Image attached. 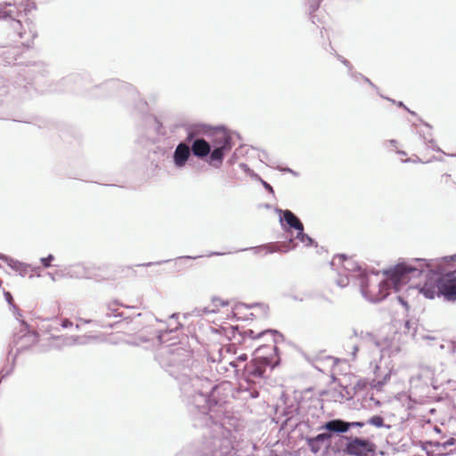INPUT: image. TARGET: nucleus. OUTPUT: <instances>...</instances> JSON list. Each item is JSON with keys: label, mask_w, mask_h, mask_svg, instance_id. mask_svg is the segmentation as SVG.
<instances>
[{"label": "nucleus", "mask_w": 456, "mask_h": 456, "mask_svg": "<svg viewBox=\"0 0 456 456\" xmlns=\"http://www.w3.org/2000/svg\"><path fill=\"white\" fill-rule=\"evenodd\" d=\"M5 297L9 302L12 299V295L9 292L5 293Z\"/></svg>", "instance_id": "obj_26"}, {"label": "nucleus", "mask_w": 456, "mask_h": 456, "mask_svg": "<svg viewBox=\"0 0 456 456\" xmlns=\"http://www.w3.org/2000/svg\"><path fill=\"white\" fill-rule=\"evenodd\" d=\"M248 356L245 353L240 354L239 356L236 358L237 362H245L247 361Z\"/></svg>", "instance_id": "obj_19"}, {"label": "nucleus", "mask_w": 456, "mask_h": 456, "mask_svg": "<svg viewBox=\"0 0 456 456\" xmlns=\"http://www.w3.org/2000/svg\"><path fill=\"white\" fill-rule=\"evenodd\" d=\"M304 243H305L306 245H310L312 242H313V240L307 236L306 234L304 233Z\"/></svg>", "instance_id": "obj_22"}, {"label": "nucleus", "mask_w": 456, "mask_h": 456, "mask_svg": "<svg viewBox=\"0 0 456 456\" xmlns=\"http://www.w3.org/2000/svg\"><path fill=\"white\" fill-rule=\"evenodd\" d=\"M212 145L214 150L208 154L209 164L220 167L224 155L232 149V137L224 128L216 129L213 133Z\"/></svg>", "instance_id": "obj_2"}, {"label": "nucleus", "mask_w": 456, "mask_h": 456, "mask_svg": "<svg viewBox=\"0 0 456 456\" xmlns=\"http://www.w3.org/2000/svg\"><path fill=\"white\" fill-rule=\"evenodd\" d=\"M444 273L438 280L437 288L438 291L444 295L449 299L456 298V266L451 265V257L444 258Z\"/></svg>", "instance_id": "obj_3"}, {"label": "nucleus", "mask_w": 456, "mask_h": 456, "mask_svg": "<svg viewBox=\"0 0 456 456\" xmlns=\"http://www.w3.org/2000/svg\"><path fill=\"white\" fill-rule=\"evenodd\" d=\"M451 265L452 266H456V255L453 256H451Z\"/></svg>", "instance_id": "obj_24"}, {"label": "nucleus", "mask_w": 456, "mask_h": 456, "mask_svg": "<svg viewBox=\"0 0 456 456\" xmlns=\"http://www.w3.org/2000/svg\"><path fill=\"white\" fill-rule=\"evenodd\" d=\"M456 444V440H455V439H453V438H452V439H450L449 441H447V442L444 444V445H446V444L452 445V444Z\"/></svg>", "instance_id": "obj_25"}, {"label": "nucleus", "mask_w": 456, "mask_h": 456, "mask_svg": "<svg viewBox=\"0 0 456 456\" xmlns=\"http://www.w3.org/2000/svg\"><path fill=\"white\" fill-rule=\"evenodd\" d=\"M231 364L233 366H237V364L234 362H232Z\"/></svg>", "instance_id": "obj_27"}, {"label": "nucleus", "mask_w": 456, "mask_h": 456, "mask_svg": "<svg viewBox=\"0 0 456 456\" xmlns=\"http://www.w3.org/2000/svg\"><path fill=\"white\" fill-rule=\"evenodd\" d=\"M134 273L131 267H118L112 268L110 266H102L98 268V273L95 277L98 281H110L116 279L128 278Z\"/></svg>", "instance_id": "obj_4"}, {"label": "nucleus", "mask_w": 456, "mask_h": 456, "mask_svg": "<svg viewBox=\"0 0 456 456\" xmlns=\"http://www.w3.org/2000/svg\"><path fill=\"white\" fill-rule=\"evenodd\" d=\"M249 333H250V335H252V334H253V331H252V330H250V331H249ZM263 334H264V333H259V334H258L257 336H256V337H253V336H249V338L244 337V338H242V344L244 345V344L248 343V340H251V339L256 338L260 337V336H261V335H263Z\"/></svg>", "instance_id": "obj_17"}, {"label": "nucleus", "mask_w": 456, "mask_h": 456, "mask_svg": "<svg viewBox=\"0 0 456 456\" xmlns=\"http://www.w3.org/2000/svg\"><path fill=\"white\" fill-rule=\"evenodd\" d=\"M73 325V323L69 321L68 319H65L61 322V327L64 329L69 328Z\"/></svg>", "instance_id": "obj_18"}, {"label": "nucleus", "mask_w": 456, "mask_h": 456, "mask_svg": "<svg viewBox=\"0 0 456 456\" xmlns=\"http://www.w3.org/2000/svg\"><path fill=\"white\" fill-rule=\"evenodd\" d=\"M351 427H362L363 426V423L362 422H351Z\"/></svg>", "instance_id": "obj_23"}, {"label": "nucleus", "mask_w": 456, "mask_h": 456, "mask_svg": "<svg viewBox=\"0 0 456 456\" xmlns=\"http://www.w3.org/2000/svg\"><path fill=\"white\" fill-rule=\"evenodd\" d=\"M345 350L348 354L350 360H355L359 351V345L355 341L349 340L345 345Z\"/></svg>", "instance_id": "obj_11"}, {"label": "nucleus", "mask_w": 456, "mask_h": 456, "mask_svg": "<svg viewBox=\"0 0 456 456\" xmlns=\"http://www.w3.org/2000/svg\"><path fill=\"white\" fill-rule=\"evenodd\" d=\"M369 423L375 427L380 428L384 425V419L382 417L376 415V416L371 417L369 419Z\"/></svg>", "instance_id": "obj_13"}, {"label": "nucleus", "mask_w": 456, "mask_h": 456, "mask_svg": "<svg viewBox=\"0 0 456 456\" xmlns=\"http://www.w3.org/2000/svg\"><path fill=\"white\" fill-rule=\"evenodd\" d=\"M336 259L340 263V264H343L344 262H346L347 260L346 256L345 255H338L336 256Z\"/></svg>", "instance_id": "obj_20"}, {"label": "nucleus", "mask_w": 456, "mask_h": 456, "mask_svg": "<svg viewBox=\"0 0 456 456\" xmlns=\"http://www.w3.org/2000/svg\"><path fill=\"white\" fill-rule=\"evenodd\" d=\"M330 436L326 435V434H319L315 438L314 440L316 441H322L326 438H328Z\"/></svg>", "instance_id": "obj_21"}, {"label": "nucleus", "mask_w": 456, "mask_h": 456, "mask_svg": "<svg viewBox=\"0 0 456 456\" xmlns=\"http://www.w3.org/2000/svg\"><path fill=\"white\" fill-rule=\"evenodd\" d=\"M372 451L371 444L367 440L354 438L346 444L345 452L353 456H368Z\"/></svg>", "instance_id": "obj_5"}, {"label": "nucleus", "mask_w": 456, "mask_h": 456, "mask_svg": "<svg viewBox=\"0 0 456 456\" xmlns=\"http://www.w3.org/2000/svg\"><path fill=\"white\" fill-rule=\"evenodd\" d=\"M270 363V361L265 357L254 359L247 368L248 375L254 378L263 377L266 367Z\"/></svg>", "instance_id": "obj_7"}, {"label": "nucleus", "mask_w": 456, "mask_h": 456, "mask_svg": "<svg viewBox=\"0 0 456 456\" xmlns=\"http://www.w3.org/2000/svg\"><path fill=\"white\" fill-rule=\"evenodd\" d=\"M350 427L351 424L349 422H345L341 419H333L325 423L322 428H325L331 432L344 433L346 432Z\"/></svg>", "instance_id": "obj_10"}, {"label": "nucleus", "mask_w": 456, "mask_h": 456, "mask_svg": "<svg viewBox=\"0 0 456 456\" xmlns=\"http://www.w3.org/2000/svg\"><path fill=\"white\" fill-rule=\"evenodd\" d=\"M211 144L204 139H196L191 143V152L199 159H203L210 153Z\"/></svg>", "instance_id": "obj_9"}, {"label": "nucleus", "mask_w": 456, "mask_h": 456, "mask_svg": "<svg viewBox=\"0 0 456 456\" xmlns=\"http://www.w3.org/2000/svg\"><path fill=\"white\" fill-rule=\"evenodd\" d=\"M191 151L186 143L181 142L177 145L174 152V162L176 167H182L186 164L190 158Z\"/></svg>", "instance_id": "obj_8"}, {"label": "nucleus", "mask_w": 456, "mask_h": 456, "mask_svg": "<svg viewBox=\"0 0 456 456\" xmlns=\"http://www.w3.org/2000/svg\"><path fill=\"white\" fill-rule=\"evenodd\" d=\"M418 272L415 267L398 264L386 272L387 280L379 281L377 275L374 278H367L362 284V291L370 301L382 300L389 294L391 286L399 290L402 285L410 281L411 274Z\"/></svg>", "instance_id": "obj_1"}, {"label": "nucleus", "mask_w": 456, "mask_h": 456, "mask_svg": "<svg viewBox=\"0 0 456 456\" xmlns=\"http://www.w3.org/2000/svg\"><path fill=\"white\" fill-rule=\"evenodd\" d=\"M282 220L290 227L294 228L297 232V238L304 241V225L301 221L290 211L284 210L282 213Z\"/></svg>", "instance_id": "obj_6"}, {"label": "nucleus", "mask_w": 456, "mask_h": 456, "mask_svg": "<svg viewBox=\"0 0 456 456\" xmlns=\"http://www.w3.org/2000/svg\"><path fill=\"white\" fill-rule=\"evenodd\" d=\"M12 263L9 264V265L14 269L17 272H20V273H23L27 271L28 266L23 265L22 263H20L18 261H11Z\"/></svg>", "instance_id": "obj_12"}, {"label": "nucleus", "mask_w": 456, "mask_h": 456, "mask_svg": "<svg viewBox=\"0 0 456 456\" xmlns=\"http://www.w3.org/2000/svg\"><path fill=\"white\" fill-rule=\"evenodd\" d=\"M223 349H225L228 353H232L234 354H236L238 353L235 343L229 344L227 346H224Z\"/></svg>", "instance_id": "obj_16"}, {"label": "nucleus", "mask_w": 456, "mask_h": 456, "mask_svg": "<svg viewBox=\"0 0 456 456\" xmlns=\"http://www.w3.org/2000/svg\"><path fill=\"white\" fill-rule=\"evenodd\" d=\"M421 291L423 292V294L425 295L426 297H428V298H433L435 297V294L436 293V291L435 290V289L433 288H429L428 287L427 285H425Z\"/></svg>", "instance_id": "obj_14"}, {"label": "nucleus", "mask_w": 456, "mask_h": 456, "mask_svg": "<svg viewBox=\"0 0 456 456\" xmlns=\"http://www.w3.org/2000/svg\"><path fill=\"white\" fill-rule=\"evenodd\" d=\"M53 260V255H49L46 257L41 258V263H42L44 267L47 268V267L51 266V262Z\"/></svg>", "instance_id": "obj_15"}]
</instances>
